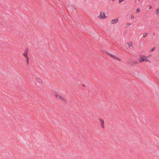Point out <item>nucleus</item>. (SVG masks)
Listing matches in <instances>:
<instances>
[{"mask_svg": "<svg viewBox=\"0 0 159 159\" xmlns=\"http://www.w3.org/2000/svg\"><path fill=\"white\" fill-rule=\"evenodd\" d=\"M127 44H128V46L129 47H131L133 45L132 43L131 42H129Z\"/></svg>", "mask_w": 159, "mask_h": 159, "instance_id": "obj_10", "label": "nucleus"}, {"mask_svg": "<svg viewBox=\"0 0 159 159\" xmlns=\"http://www.w3.org/2000/svg\"><path fill=\"white\" fill-rule=\"evenodd\" d=\"M148 33H145L143 34V37H145L148 35Z\"/></svg>", "mask_w": 159, "mask_h": 159, "instance_id": "obj_12", "label": "nucleus"}, {"mask_svg": "<svg viewBox=\"0 0 159 159\" xmlns=\"http://www.w3.org/2000/svg\"><path fill=\"white\" fill-rule=\"evenodd\" d=\"M131 25V23H127L126 25V26H127V27H129V26L130 25Z\"/></svg>", "mask_w": 159, "mask_h": 159, "instance_id": "obj_15", "label": "nucleus"}, {"mask_svg": "<svg viewBox=\"0 0 159 159\" xmlns=\"http://www.w3.org/2000/svg\"><path fill=\"white\" fill-rule=\"evenodd\" d=\"M152 8V6L151 5H149L148 6V8L149 9H151Z\"/></svg>", "mask_w": 159, "mask_h": 159, "instance_id": "obj_16", "label": "nucleus"}, {"mask_svg": "<svg viewBox=\"0 0 159 159\" xmlns=\"http://www.w3.org/2000/svg\"><path fill=\"white\" fill-rule=\"evenodd\" d=\"M55 96L58 98L60 99L61 100L63 101H65L66 99L63 98V97H62L61 96H60V95L58 94H56L55 95Z\"/></svg>", "mask_w": 159, "mask_h": 159, "instance_id": "obj_5", "label": "nucleus"}, {"mask_svg": "<svg viewBox=\"0 0 159 159\" xmlns=\"http://www.w3.org/2000/svg\"><path fill=\"white\" fill-rule=\"evenodd\" d=\"M108 55L110 57H111L112 58L115 59L117 60L118 61H120V58H119L118 57L116 56L111 54L110 53H108Z\"/></svg>", "mask_w": 159, "mask_h": 159, "instance_id": "obj_3", "label": "nucleus"}, {"mask_svg": "<svg viewBox=\"0 0 159 159\" xmlns=\"http://www.w3.org/2000/svg\"><path fill=\"white\" fill-rule=\"evenodd\" d=\"M134 18V16L133 15H132L131 16L130 18L131 19H133Z\"/></svg>", "mask_w": 159, "mask_h": 159, "instance_id": "obj_14", "label": "nucleus"}, {"mask_svg": "<svg viewBox=\"0 0 159 159\" xmlns=\"http://www.w3.org/2000/svg\"><path fill=\"white\" fill-rule=\"evenodd\" d=\"M100 123L102 127V128H104V120L102 119H100Z\"/></svg>", "mask_w": 159, "mask_h": 159, "instance_id": "obj_8", "label": "nucleus"}, {"mask_svg": "<svg viewBox=\"0 0 159 159\" xmlns=\"http://www.w3.org/2000/svg\"><path fill=\"white\" fill-rule=\"evenodd\" d=\"M152 57V55H149L148 56L144 55H140L139 58V61L140 63L142 62L145 61L148 63H151V61L149 59V58Z\"/></svg>", "mask_w": 159, "mask_h": 159, "instance_id": "obj_1", "label": "nucleus"}, {"mask_svg": "<svg viewBox=\"0 0 159 159\" xmlns=\"http://www.w3.org/2000/svg\"><path fill=\"white\" fill-rule=\"evenodd\" d=\"M125 0H119V3H120L123 2Z\"/></svg>", "mask_w": 159, "mask_h": 159, "instance_id": "obj_17", "label": "nucleus"}, {"mask_svg": "<svg viewBox=\"0 0 159 159\" xmlns=\"http://www.w3.org/2000/svg\"><path fill=\"white\" fill-rule=\"evenodd\" d=\"M156 49V48L155 47H154L152 48L150 50V52H152L154 51Z\"/></svg>", "mask_w": 159, "mask_h": 159, "instance_id": "obj_9", "label": "nucleus"}, {"mask_svg": "<svg viewBox=\"0 0 159 159\" xmlns=\"http://www.w3.org/2000/svg\"><path fill=\"white\" fill-rule=\"evenodd\" d=\"M108 17L106 13L104 11L100 12V14L97 16V18L99 19H106Z\"/></svg>", "mask_w": 159, "mask_h": 159, "instance_id": "obj_2", "label": "nucleus"}, {"mask_svg": "<svg viewBox=\"0 0 159 159\" xmlns=\"http://www.w3.org/2000/svg\"><path fill=\"white\" fill-rule=\"evenodd\" d=\"M141 11V9L140 8H138L136 10V13H138L139 12Z\"/></svg>", "mask_w": 159, "mask_h": 159, "instance_id": "obj_11", "label": "nucleus"}, {"mask_svg": "<svg viewBox=\"0 0 159 159\" xmlns=\"http://www.w3.org/2000/svg\"><path fill=\"white\" fill-rule=\"evenodd\" d=\"M155 12L156 14H158L159 13V9H157L156 10Z\"/></svg>", "mask_w": 159, "mask_h": 159, "instance_id": "obj_13", "label": "nucleus"}, {"mask_svg": "<svg viewBox=\"0 0 159 159\" xmlns=\"http://www.w3.org/2000/svg\"><path fill=\"white\" fill-rule=\"evenodd\" d=\"M25 58L26 59L27 61L28 62L29 61V57H26Z\"/></svg>", "mask_w": 159, "mask_h": 159, "instance_id": "obj_18", "label": "nucleus"}, {"mask_svg": "<svg viewBox=\"0 0 159 159\" xmlns=\"http://www.w3.org/2000/svg\"><path fill=\"white\" fill-rule=\"evenodd\" d=\"M28 49H26L25 52L23 54V55L25 57H28Z\"/></svg>", "mask_w": 159, "mask_h": 159, "instance_id": "obj_6", "label": "nucleus"}, {"mask_svg": "<svg viewBox=\"0 0 159 159\" xmlns=\"http://www.w3.org/2000/svg\"><path fill=\"white\" fill-rule=\"evenodd\" d=\"M36 81L39 83H42V80L41 78L39 77H37L36 78Z\"/></svg>", "mask_w": 159, "mask_h": 159, "instance_id": "obj_7", "label": "nucleus"}, {"mask_svg": "<svg viewBox=\"0 0 159 159\" xmlns=\"http://www.w3.org/2000/svg\"><path fill=\"white\" fill-rule=\"evenodd\" d=\"M119 21V20L118 19H112L111 21V24H114L117 23Z\"/></svg>", "mask_w": 159, "mask_h": 159, "instance_id": "obj_4", "label": "nucleus"}]
</instances>
